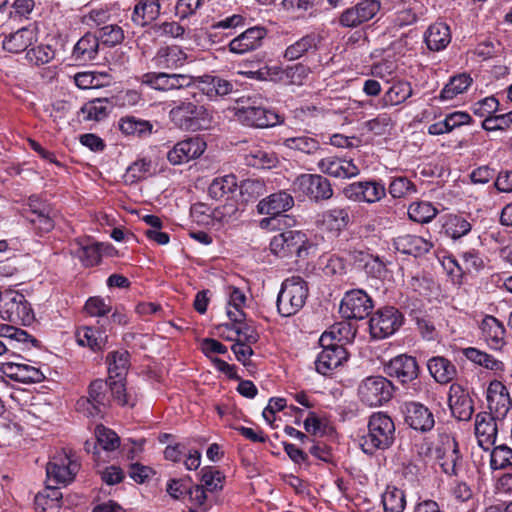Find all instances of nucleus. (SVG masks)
<instances>
[{
    "mask_svg": "<svg viewBox=\"0 0 512 512\" xmlns=\"http://www.w3.org/2000/svg\"><path fill=\"white\" fill-rule=\"evenodd\" d=\"M99 50V38L91 33H86L74 45L71 59L78 64H86L97 58Z\"/></svg>",
    "mask_w": 512,
    "mask_h": 512,
    "instance_id": "7c9ffc66",
    "label": "nucleus"
},
{
    "mask_svg": "<svg viewBox=\"0 0 512 512\" xmlns=\"http://www.w3.org/2000/svg\"><path fill=\"white\" fill-rule=\"evenodd\" d=\"M427 47L432 51H440L451 42L450 27L443 22H436L429 26L424 35Z\"/></svg>",
    "mask_w": 512,
    "mask_h": 512,
    "instance_id": "c9c22d12",
    "label": "nucleus"
},
{
    "mask_svg": "<svg viewBox=\"0 0 512 512\" xmlns=\"http://www.w3.org/2000/svg\"><path fill=\"white\" fill-rule=\"evenodd\" d=\"M77 342L80 346H86L93 351L101 350L107 339L104 331L95 327H81L76 332Z\"/></svg>",
    "mask_w": 512,
    "mask_h": 512,
    "instance_id": "37998d69",
    "label": "nucleus"
},
{
    "mask_svg": "<svg viewBox=\"0 0 512 512\" xmlns=\"http://www.w3.org/2000/svg\"><path fill=\"white\" fill-rule=\"evenodd\" d=\"M80 468V464L66 451L58 452L47 463V481L53 485L70 483Z\"/></svg>",
    "mask_w": 512,
    "mask_h": 512,
    "instance_id": "9d476101",
    "label": "nucleus"
},
{
    "mask_svg": "<svg viewBox=\"0 0 512 512\" xmlns=\"http://www.w3.org/2000/svg\"><path fill=\"white\" fill-rule=\"evenodd\" d=\"M393 392L392 383L383 376H368L358 385L357 395L366 406L377 407L387 403Z\"/></svg>",
    "mask_w": 512,
    "mask_h": 512,
    "instance_id": "6e6552de",
    "label": "nucleus"
},
{
    "mask_svg": "<svg viewBox=\"0 0 512 512\" xmlns=\"http://www.w3.org/2000/svg\"><path fill=\"white\" fill-rule=\"evenodd\" d=\"M449 407L452 415L460 421H467L473 414V402L469 394L458 384L449 389Z\"/></svg>",
    "mask_w": 512,
    "mask_h": 512,
    "instance_id": "5701e85b",
    "label": "nucleus"
},
{
    "mask_svg": "<svg viewBox=\"0 0 512 512\" xmlns=\"http://www.w3.org/2000/svg\"><path fill=\"white\" fill-rule=\"evenodd\" d=\"M380 9L381 3L378 0H361L341 13L339 23L343 27H357L374 18Z\"/></svg>",
    "mask_w": 512,
    "mask_h": 512,
    "instance_id": "dca6fc26",
    "label": "nucleus"
},
{
    "mask_svg": "<svg viewBox=\"0 0 512 512\" xmlns=\"http://www.w3.org/2000/svg\"><path fill=\"white\" fill-rule=\"evenodd\" d=\"M96 443L105 451H114L120 446L119 436L104 425L95 428Z\"/></svg>",
    "mask_w": 512,
    "mask_h": 512,
    "instance_id": "bf43d9fd",
    "label": "nucleus"
},
{
    "mask_svg": "<svg viewBox=\"0 0 512 512\" xmlns=\"http://www.w3.org/2000/svg\"><path fill=\"white\" fill-rule=\"evenodd\" d=\"M159 0H139L133 8L131 21L140 27H145L155 21L160 15Z\"/></svg>",
    "mask_w": 512,
    "mask_h": 512,
    "instance_id": "473e14b6",
    "label": "nucleus"
},
{
    "mask_svg": "<svg viewBox=\"0 0 512 512\" xmlns=\"http://www.w3.org/2000/svg\"><path fill=\"white\" fill-rule=\"evenodd\" d=\"M309 289L307 282L300 276H292L282 282L277 296V311L282 317L297 314L305 305Z\"/></svg>",
    "mask_w": 512,
    "mask_h": 512,
    "instance_id": "7ed1b4c3",
    "label": "nucleus"
},
{
    "mask_svg": "<svg viewBox=\"0 0 512 512\" xmlns=\"http://www.w3.org/2000/svg\"><path fill=\"white\" fill-rule=\"evenodd\" d=\"M463 354L465 357L470 360L471 362L485 367L486 369L492 370V371H503L504 370V364L500 360L496 359L492 355L481 351L474 347H468L463 350Z\"/></svg>",
    "mask_w": 512,
    "mask_h": 512,
    "instance_id": "de8ad7c7",
    "label": "nucleus"
},
{
    "mask_svg": "<svg viewBox=\"0 0 512 512\" xmlns=\"http://www.w3.org/2000/svg\"><path fill=\"white\" fill-rule=\"evenodd\" d=\"M418 8L419 2L417 0H403V6L399 7L395 13L394 25L401 28L415 23Z\"/></svg>",
    "mask_w": 512,
    "mask_h": 512,
    "instance_id": "603ef678",
    "label": "nucleus"
},
{
    "mask_svg": "<svg viewBox=\"0 0 512 512\" xmlns=\"http://www.w3.org/2000/svg\"><path fill=\"white\" fill-rule=\"evenodd\" d=\"M142 83L154 90L168 92L189 88L196 84V79L189 74L148 72L143 74Z\"/></svg>",
    "mask_w": 512,
    "mask_h": 512,
    "instance_id": "f8f14e48",
    "label": "nucleus"
},
{
    "mask_svg": "<svg viewBox=\"0 0 512 512\" xmlns=\"http://www.w3.org/2000/svg\"><path fill=\"white\" fill-rule=\"evenodd\" d=\"M0 337L3 338L9 355L28 351L37 344V340L27 331L8 324H0Z\"/></svg>",
    "mask_w": 512,
    "mask_h": 512,
    "instance_id": "f3484780",
    "label": "nucleus"
},
{
    "mask_svg": "<svg viewBox=\"0 0 512 512\" xmlns=\"http://www.w3.org/2000/svg\"><path fill=\"white\" fill-rule=\"evenodd\" d=\"M373 308L371 298L361 289L345 293L341 300L339 312L345 319L361 320L367 317Z\"/></svg>",
    "mask_w": 512,
    "mask_h": 512,
    "instance_id": "4468645a",
    "label": "nucleus"
},
{
    "mask_svg": "<svg viewBox=\"0 0 512 512\" xmlns=\"http://www.w3.org/2000/svg\"><path fill=\"white\" fill-rule=\"evenodd\" d=\"M310 68L303 63H296L291 66H287L282 71L281 79L288 84L302 85L305 79L310 74Z\"/></svg>",
    "mask_w": 512,
    "mask_h": 512,
    "instance_id": "052dcab7",
    "label": "nucleus"
},
{
    "mask_svg": "<svg viewBox=\"0 0 512 512\" xmlns=\"http://www.w3.org/2000/svg\"><path fill=\"white\" fill-rule=\"evenodd\" d=\"M237 180L233 174L215 178L208 188L211 198L222 200L226 196L233 194L237 188Z\"/></svg>",
    "mask_w": 512,
    "mask_h": 512,
    "instance_id": "a18cd8bd",
    "label": "nucleus"
},
{
    "mask_svg": "<svg viewBox=\"0 0 512 512\" xmlns=\"http://www.w3.org/2000/svg\"><path fill=\"white\" fill-rule=\"evenodd\" d=\"M294 193L308 197L313 201L328 200L333 196L330 181L318 174H301L292 182Z\"/></svg>",
    "mask_w": 512,
    "mask_h": 512,
    "instance_id": "1a4fd4ad",
    "label": "nucleus"
},
{
    "mask_svg": "<svg viewBox=\"0 0 512 512\" xmlns=\"http://www.w3.org/2000/svg\"><path fill=\"white\" fill-rule=\"evenodd\" d=\"M153 174L151 161L140 159L132 163L126 171V179L130 182H137L148 178Z\"/></svg>",
    "mask_w": 512,
    "mask_h": 512,
    "instance_id": "69168bd1",
    "label": "nucleus"
},
{
    "mask_svg": "<svg viewBox=\"0 0 512 512\" xmlns=\"http://www.w3.org/2000/svg\"><path fill=\"white\" fill-rule=\"evenodd\" d=\"M0 317L10 322L30 325L35 315L26 297L15 290L2 291L0 296Z\"/></svg>",
    "mask_w": 512,
    "mask_h": 512,
    "instance_id": "39448f33",
    "label": "nucleus"
},
{
    "mask_svg": "<svg viewBox=\"0 0 512 512\" xmlns=\"http://www.w3.org/2000/svg\"><path fill=\"white\" fill-rule=\"evenodd\" d=\"M427 368L434 380L440 384L451 382L457 375L455 365L443 356H434L427 361Z\"/></svg>",
    "mask_w": 512,
    "mask_h": 512,
    "instance_id": "f704fd0d",
    "label": "nucleus"
},
{
    "mask_svg": "<svg viewBox=\"0 0 512 512\" xmlns=\"http://www.w3.org/2000/svg\"><path fill=\"white\" fill-rule=\"evenodd\" d=\"M130 355L128 351H114L107 357L109 376L121 377L129 367Z\"/></svg>",
    "mask_w": 512,
    "mask_h": 512,
    "instance_id": "13d9d810",
    "label": "nucleus"
},
{
    "mask_svg": "<svg viewBox=\"0 0 512 512\" xmlns=\"http://www.w3.org/2000/svg\"><path fill=\"white\" fill-rule=\"evenodd\" d=\"M497 424L492 413L480 412L475 417V436L484 450H489L497 438Z\"/></svg>",
    "mask_w": 512,
    "mask_h": 512,
    "instance_id": "b1692460",
    "label": "nucleus"
},
{
    "mask_svg": "<svg viewBox=\"0 0 512 512\" xmlns=\"http://www.w3.org/2000/svg\"><path fill=\"white\" fill-rule=\"evenodd\" d=\"M54 213L52 208H43L35 215H26L27 221L39 233H48L54 228Z\"/></svg>",
    "mask_w": 512,
    "mask_h": 512,
    "instance_id": "5fc2aeb1",
    "label": "nucleus"
},
{
    "mask_svg": "<svg viewBox=\"0 0 512 512\" xmlns=\"http://www.w3.org/2000/svg\"><path fill=\"white\" fill-rule=\"evenodd\" d=\"M432 246L430 241L416 235L407 234L394 239V247L398 252L413 255L414 257L429 252Z\"/></svg>",
    "mask_w": 512,
    "mask_h": 512,
    "instance_id": "2f4dec72",
    "label": "nucleus"
},
{
    "mask_svg": "<svg viewBox=\"0 0 512 512\" xmlns=\"http://www.w3.org/2000/svg\"><path fill=\"white\" fill-rule=\"evenodd\" d=\"M319 170L334 178L348 179L359 175L360 169L352 159L329 156L318 162Z\"/></svg>",
    "mask_w": 512,
    "mask_h": 512,
    "instance_id": "412c9836",
    "label": "nucleus"
},
{
    "mask_svg": "<svg viewBox=\"0 0 512 512\" xmlns=\"http://www.w3.org/2000/svg\"><path fill=\"white\" fill-rule=\"evenodd\" d=\"M169 118L177 128L192 132L210 128L214 120L209 108L189 100L179 101L172 107Z\"/></svg>",
    "mask_w": 512,
    "mask_h": 512,
    "instance_id": "f03ea898",
    "label": "nucleus"
},
{
    "mask_svg": "<svg viewBox=\"0 0 512 512\" xmlns=\"http://www.w3.org/2000/svg\"><path fill=\"white\" fill-rule=\"evenodd\" d=\"M35 41V31L25 27L7 36L3 40V48L11 53H20L27 50Z\"/></svg>",
    "mask_w": 512,
    "mask_h": 512,
    "instance_id": "4c0bfd02",
    "label": "nucleus"
},
{
    "mask_svg": "<svg viewBox=\"0 0 512 512\" xmlns=\"http://www.w3.org/2000/svg\"><path fill=\"white\" fill-rule=\"evenodd\" d=\"M350 222L348 207H335L322 214V226L325 230L338 235Z\"/></svg>",
    "mask_w": 512,
    "mask_h": 512,
    "instance_id": "e433bc0d",
    "label": "nucleus"
},
{
    "mask_svg": "<svg viewBox=\"0 0 512 512\" xmlns=\"http://www.w3.org/2000/svg\"><path fill=\"white\" fill-rule=\"evenodd\" d=\"M55 57V50L50 45L40 44L27 50L26 59L33 65L41 66Z\"/></svg>",
    "mask_w": 512,
    "mask_h": 512,
    "instance_id": "e2e57ef3",
    "label": "nucleus"
},
{
    "mask_svg": "<svg viewBox=\"0 0 512 512\" xmlns=\"http://www.w3.org/2000/svg\"><path fill=\"white\" fill-rule=\"evenodd\" d=\"M403 324V315L394 307H383L370 318L369 329L375 339L393 335Z\"/></svg>",
    "mask_w": 512,
    "mask_h": 512,
    "instance_id": "9b49d317",
    "label": "nucleus"
},
{
    "mask_svg": "<svg viewBox=\"0 0 512 512\" xmlns=\"http://www.w3.org/2000/svg\"><path fill=\"white\" fill-rule=\"evenodd\" d=\"M416 191L414 183L405 176L393 178L389 185V193L393 198H402Z\"/></svg>",
    "mask_w": 512,
    "mask_h": 512,
    "instance_id": "338daca9",
    "label": "nucleus"
},
{
    "mask_svg": "<svg viewBox=\"0 0 512 512\" xmlns=\"http://www.w3.org/2000/svg\"><path fill=\"white\" fill-rule=\"evenodd\" d=\"M489 464L494 471L512 468V448L506 444L494 446L490 453Z\"/></svg>",
    "mask_w": 512,
    "mask_h": 512,
    "instance_id": "864d4df0",
    "label": "nucleus"
},
{
    "mask_svg": "<svg viewBox=\"0 0 512 512\" xmlns=\"http://www.w3.org/2000/svg\"><path fill=\"white\" fill-rule=\"evenodd\" d=\"M385 372L399 382L405 384L412 382L419 375V366L412 356L401 354L392 358L385 365Z\"/></svg>",
    "mask_w": 512,
    "mask_h": 512,
    "instance_id": "6ab92c4d",
    "label": "nucleus"
},
{
    "mask_svg": "<svg viewBox=\"0 0 512 512\" xmlns=\"http://www.w3.org/2000/svg\"><path fill=\"white\" fill-rule=\"evenodd\" d=\"M73 254L82 262L86 267L97 265L101 260L100 246L96 242L89 240L77 241Z\"/></svg>",
    "mask_w": 512,
    "mask_h": 512,
    "instance_id": "79ce46f5",
    "label": "nucleus"
},
{
    "mask_svg": "<svg viewBox=\"0 0 512 512\" xmlns=\"http://www.w3.org/2000/svg\"><path fill=\"white\" fill-rule=\"evenodd\" d=\"M108 383L110 402L114 401L120 406L133 407L135 405V399L127 393L125 384L121 380H114L113 376H109Z\"/></svg>",
    "mask_w": 512,
    "mask_h": 512,
    "instance_id": "6e6d98bb",
    "label": "nucleus"
},
{
    "mask_svg": "<svg viewBox=\"0 0 512 512\" xmlns=\"http://www.w3.org/2000/svg\"><path fill=\"white\" fill-rule=\"evenodd\" d=\"M118 127L123 134L137 137H147L153 131V124L150 121L135 116L122 117Z\"/></svg>",
    "mask_w": 512,
    "mask_h": 512,
    "instance_id": "ea45409f",
    "label": "nucleus"
},
{
    "mask_svg": "<svg viewBox=\"0 0 512 512\" xmlns=\"http://www.w3.org/2000/svg\"><path fill=\"white\" fill-rule=\"evenodd\" d=\"M198 89L210 101H217L233 91V84L223 78L211 75L195 77Z\"/></svg>",
    "mask_w": 512,
    "mask_h": 512,
    "instance_id": "393cba45",
    "label": "nucleus"
},
{
    "mask_svg": "<svg viewBox=\"0 0 512 512\" xmlns=\"http://www.w3.org/2000/svg\"><path fill=\"white\" fill-rule=\"evenodd\" d=\"M234 116L242 125L253 128H268L280 122L276 112L255 104L237 108Z\"/></svg>",
    "mask_w": 512,
    "mask_h": 512,
    "instance_id": "ddd939ff",
    "label": "nucleus"
},
{
    "mask_svg": "<svg viewBox=\"0 0 512 512\" xmlns=\"http://www.w3.org/2000/svg\"><path fill=\"white\" fill-rule=\"evenodd\" d=\"M487 402L490 413L505 416L511 407V398L507 387L498 380L490 382L487 388Z\"/></svg>",
    "mask_w": 512,
    "mask_h": 512,
    "instance_id": "bb28decb",
    "label": "nucleus"
},
{
    "mask_svg": "<svg viewBox=\"0 0 512 512\" xmlns=\"http://www.w3.org/2000/svg\"><path fill=\"white\" fill-rule=\"evenodd\" d=\"M435 460L442 471L449 476L458 474V467L462 462L458 443L454 437L444 435L441 437V443L435 448Z\"/></svg>",
    "mask_w": 512,
    "mask_h": 512,
    "instance_id": "2eb2a0df",
    "label": "nucleus"
},
{
    "mask_svg": "<svg viewBox=\"0 0 512 512\" xmlns=\"http://www.w3.org/2000/svg\"><path fill=\"white\" fill-rule=\"evenodd\" d=\"M206 149V143L200 137H191L178 142L167 153V159L172 165H181L200 157Z\"/></svg>",
    "mask_w": 512,
    "mask_h": 512,
    "instance_id": "a211bd4d",
    "label": "nucleus"
},
{
    "mask_svg": "<svg viewBox=\"0 0 512 512\" xmlns=\"http://www.w3.org/2000/svg\"><path fill=\"white\" fill-rule=\"evenodd\" d=\"M437 214L438 210L430 202L426 201L413 202L408 207L409 218L421 224L431 222Z\"/></svg>",
    "mask_w": 512,
    "mask_h": 512,
    "instance_id": "8fccbe9b",
    "label": "nucleus"
},
{
    "mask_svg": "<svg viewBox=\"0 0 512 512\" xmlns=\"http://www.w3.org/2000/svg\"><path fill=\"white\" fill-rule=\"evenodd\" d=\"M62 493L56 488V485L48 484L44 493H38L35 496V504L42 512H56L60 507Z\"/></svg>",
    "mask_w": 512,
    "mask_h": 512,
    "instance_id": "09e8293b",
    "label": "nucleus"
},
{
    "mask_svg": "<svg viewBox=\"0 0 512 512\" xmlns=\"http://www.w3.org/2000/svg\"><path fill=\"white\" fill-rule=\"evenodd\" d=\"M266 192V185L261 179H246L240 185V193L246 200L256 199Z\"/></svg>",
    "mask_w": 512,
    "mask_h": 512,
    "instance_id": "774afa93",
    "label": "nucleus"
},
{
    "mask_svg": "<svg viewBox=\"0 0 512 512\" xmlns=\"http://www.w3.org/2000/svg\"><path fill=\"white\" fill-rule=\"evenodd\" d=\"M225 476L223 473L211 466L201 469V485L206 491L216 492L222 490Z\"/></svg>",
    "mask_w": 512,
    "mask_h": 512,
    "instance_id": "4d7b16f0",
    "label": "nucleus"
},
{
    "mask_svg": "<svg viewBox=\"0 0 512 512\" xmlns=\"http://www.w3.org/2000/svg\"><path fill=\"white\" fill-rule=\"evenodd\" d=\"M405 423L420 432L430 431L435 424L434 416L428 407L419 402L404 404Z\"/></svg>",
    "mask_w": 512,
    "mask_h": 512,
    "instance_id": "aec40b11",
    "label": "nucleus"
},
{
    "mask_svg": "<svg viewBox=\"0 0 512 512\" xmlns=\"http://www.w3.org/2000/svg\"><path fill=\"white\" fill-rule=\"evenodd\" d=\"M413 94L412 86L409 82L398 81L394 83L383 95L380 100L381 107L396 106L405 102Z\"/></svg>",
    "mask_w": 512,
    "mask_h": 512,
    "instance_id": "58836bf2",
    "label": "nucleus"
},
{
    "mask_svg": "<svg viewBox=\"0 0 512 512\" xmlns=\"http://www.w3.org/2000/svg\"><path fill=\"white\" fill-rule=\"evenodd\" d=\"M110 406L108 379L93 380L87 390V396L76 402L77 411L87 417H101L106 408Z\"/></svg>",
    "mask_w": 512,
    "mask_h": 512,
    "instance_id": "0eeeda50",
    "label": "nucleus"
},
{
    "mask_svg": "<svg viewBox=\"0 0 512 512\" xmlns=\"http://www.w3.org/2000/svg\"><path fill=\"white\" fill-rule=\"evenodd\" d=\"M319 343L322 351L315 360V368L318 373L326 376L348 359V353L340 344V339L336 338L334 331H325Z\"/></svg>",
    "mask_w": 512,
    "mask_h": 512,
    "instance_id": "20e7f679",
    "label": "nucleus"
},
{
    "mask_svg": "<svg viewBox=\"0 0 512 512\" xmlns=\"http://www.w3.org/2000/svg\"><path fill=\"white\" fill-rule=\"evenodd\" d=\"M96 36L99 38V42L101 41L108 47H113L122 43L125 38L122 27L117 24L103 26L100 28L99 34Z\"/></svg>",
    "mask_w": 512,
    "mask_h": 512,
    "instance_id": "0e129e2a",
    "label": "nucleus"
},
{
    "mask_svg": "<svg viewBox=\"0 0 512 512\" xmlns=\"http://www.w3.org/2000/svg\"><path fill=\"white\" fill-rule=\"evenodd\" d=\"M186 60V52L181 47L172 45L159 48L152 61L160 69L173 70L182 67Z\"/></svg>",
    "mask_w": 512,
    "mask_h": 512,
    "instance_id": "c756f323",
    "label": "nucleus"
},
{
    "mask_svg": "<svg viewBox=\"0 0 512 512\" xmlns=\"http://www.w3.org/2000/svg\"><path fill=\"white\" fill-rule=\"evenodd\" d=\"M282 144L286 148L299 151L307 155H314L321 150L319 140L309 134L283 138Z\"/></svg>",
    "mask_w": 512,
    "mask_h": 512,
    "instance_id": "a19ab883",
    "label": "nucleus"
},
{
    "mask_svg": "<svg viewBox=\"0 0 512 512\" xmlns=\"http://www.w3.org/2000/svg\"><path fill=\"white\" fill-rule=\"evenodd\" d=\"M382 504L384 512H403L406 506L404 492L395 486H387L382 494Z\"/></svg>",
    "mask_w": 512,
    "mask_h": 512,
    "instance_id": "3c124183",
    "label": "nucleus"
},
{
    "mask_svg": "<svg viewBox=\"0 0 512 512\" xmlns=\"http://www.w3.org/2000/svg\"><path fill=\"white\" fill-rule=\"evenodd\" d=\"M319 43L320 38L317 34H306L288 45L283 57L288 61L298 60L310 52H315L318 49Z\"/></svg>",
    "mask_w": 512,
    "mask_h": 512,
    "instance_id": "72a5a7b5",
    "label": "nucleus"
},
{
    "mask_svg": "<svg viewBox=\"0 0 512 512\" xmlns=\"http://www.w3.org/2000/svg\"><path fill=\"white\" fill-rule=\"evenodd\" d=\"M294 205V198L287 191L281 190L259 201L257 211L259 214L277 216L290 210Z\"/></svg>",
    "mask_w": 512,
    "mask_h": 512,
    "instance_id": "c85d7f7f",
    "label": "nucleus"
},
{
    "mask_svg": "<svg viewBox=\"0 0 512 512\" xmlns=\"http://www.w3.org/2000/svg\"><path fill=\"white\" fill-rule=\"evenodd\" d=\"M266 36V30L261 27H252L235 37L229 43V50L234 54H244L258 49Z\"/></svg>",
    "mask_w": 512,
    "mask_h": 512,
    "instance_id": "a878e982",
    "label": "nucleus"
},
{
    "mask_svg": "<svg viewBox=\"0 0 512 512\" xmlns=\"http://www.w3.org/2000/svg\"><path fill=\"white\" fill-rule=\"evenodd\" d=\"M482 337L494 350H501L505 344L506 329L503 323L492 315H486L480 325Z\"/></svg>",
    "mask_w": 512,
    "mask_h": 512,
    "instance_id": "cd10ccee",
    "label": "nucleus"
},
{
    "mask_svg": "<svg viewBox=\"0 0 512 512\" xmlns=\"http://www.w3.org/2000/svg\"><path fill=\"white\" fill-rule=\"evenodd\" d=\"M2 373L17 382L29 384L39 383L45 379L40 368L30 363L6 362L1 365Z\"/></svg>",
    "mask_w": 512,
    "mask_h": 512,
    "instance_id": "4be33fe9",
    "label": "nucleus"
},
{
    "mask_svg": "<svg viewBox=\"0 0 512 512\" xmlns=\"http://www.w3.org/2000/svg\"><path fill=\"white\" fill-rule=\"evenodd\" d=\"M312 247L307 235L298 230L284 231L275 235L270 241L271 252L280 258L293 255L297 258H304Z\"/></svg>",
    "mask_w": 512,
    "mask_h": 512,
    "instance_id": "423d86ee",
    "label": "nucleus"
},
{
    "mask_svg": "<svg viewBox=\"0 0 512 512\" xmlns=\"http://www.w3.org/2000/svg\"><path fill=\"white\" fill-rule=\"evenodd\" d=\"M368 432L361 438L360 446L367 455L388 449L395 440V424L384 412H374L368 421Z\"/></svg>",
    "mask_w": 512,
    "mask_h": 512,
    "instance_id": "f257e3e1",
    "label": "nucleus"
},
{
    "mask_svg": "<svg viewBox=\"0 0 512 512\" xmlns=\"http://www.w3.org/2000/svg\"><path fill=\"white\" fill-rule=\"evenodd\" d=\"M81 112L85 120L99 121L108 115V101L106 99H94L86 103Z\"/></svg>",
    "mask_w": 512,
    "mask_h": 512,
    "instance_id": "680f3d73",
    "label": "nucleus"
},
{
    "mask_svg": "<svg viewBox=\"0 0 512 512\" xmlns=\"http://www.w3.org/2000/svg\"><path fill=\"white\" fill-rule=\"evenodd\" d=\"M442 227L448 237L456 240L467 235L471 231L472 225L464 217L451 214L445 218Z\"/></svg>",
    "mask_w": 512,
    "mask_h": 512,
    "instance_id": "49530a36",
    "label": "nucleus"
},
{
    "mask_svg": "<svg viewBox=\"0 0 512 512\" xmlns=\"http://www.w3.org/2000/svg\"><path fill=\"white\" fill-rule=\"evenodd\" d=\"M470 75L462 73L452 77L440 92L439 99L442 101L452 100L457 95L464 93L472 84Z\"/></svg>",
    "mask_w": 512,
    "mask_h": 512,
    "instance_id": "c03bdc74",
    "label": "nucleus"
}]
</instances>
